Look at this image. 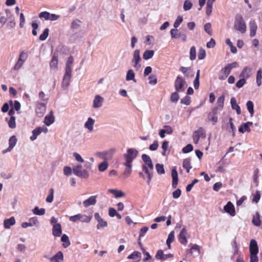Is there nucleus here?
<instances>
[{"label": "nucleus", "instance_id": "nucleus-40", "mask_svg": "<svg viewBox=\"0 0 262 262\" xmlns=\"http://www.w3.org/2000/svg\"><path fill=\"white\" fill-rule=\"evenodd\" d=\"M183 167L189 172L192 167L190 163V159L189 158L185 159L183 162Z\"/></svg>", "mask_w": 262, "mask_h": 262}, {"label": "nucleus", "instance_id": "nucleus-28", "mask_svg": "<svg viewBox=\"0 0 262 262\" xmlns=\"http://www.w3.org/2000/svg\"><path fill=\"white\" fill-rule=\"evenodd\" d=\"M125 80L127 81H133L134 82H136V80L135 78V73L133 69H129L127 71Z\"/></svg>", "mask_w": 262, "mask_h": 262}, {"label": "nucleus", "instance_id": "nucleus-52", "mask_svg": "<svg viewBox=\"0 0 262 262\" xmlns=\"http://www.w3.org/2000/svg\"><path fill=\"white\" fill-rule=\"evenodd\" d=\"M49 29L48 28H46L44 30L43 33L39 36V39L41 41L45 40L48 36H49Z\"/></svg>", "mask_w": 262, "mask_h": 262}, {"label": "nucleus", "instance_id": "nucleus-61", "mask_svg": "<svg viewBox=\"0 0 262 262\" xmlns=\"http://www.w3.org/2000/svg\"><path fill=\"white\" fill-rule=\"evenodd\" d=\"M143 253L146 256L143 259V261L151 262V256L150 254L144 249H143Z\"/></svg>", "mask_w": 262, "mask_h": 262}, {"label": "nucleus", "instance_id": "nucleus-15", "mask_svg": "<svg viewBox=\"0 0 262 262\" xmlns=\"http://www.w3.org/2000/svg\"><path fill=\"white\" fill-rule=\"evenodd\" d=\"M17 138L15 136H11L9 140V147L2 151L3 154H5L8 152L11 151L17 143Z\"/></svg>", "mask_w": 262, "mask_h": 262}, {"label": "nucleus", "instance_id": "nucleus-42", "mask_svg": "<svg viewBox=\"0 0 262 262\" xmlns=\"http://www.w3.org/2000/svg\"><path fill=\"white\" fill-rule=\"evenodd\" d=\"M246 106L251 117H252L254 113V104L253 102L250 100L248 101L246 103Z\"/></svg>", "mask_w": 262, "mask_h": 262}, {"label": "nucleus", "instance_id": "nucleus-33", "mask_svg": "<svg viewBox=\"0 0 262 262\" xmlns=\"http://www.w3.org/2000/svg\"><path fill=\"white\" fill-rule=\"evenodd\" d=\"M52 234L54 236L59 237L62 234V228L60 224L53 227Z\"/></svg>", "mask_w": 262, "mask_h": 262}, {"label": "nucleus", "instance_id": "nucleus-53", "mask_svg": "<svg viewBox=\"0 0 262 262\" xmlns=\"http://www.w3.org/2000/svg\"><path fill=\"white\" fill-rule=\"evenodd\" d=\"M196 49L195 47L192 46L190 48V59L191 60H194L196 59Z\"/></svg>", "mask_w": 262, "mask_h": 262}, {"label": "nucleus", "instance_id": "nucleus-49", "mask_svg": "<svg viewBox=\"0 0 262 262\" xmlns=\"http://www.w3.org/2000/svg\"><path fill=\"white\" fill-rule=\"evenodd\" d=\"M261 79H262V69H259L256 73V83L258 86H260L261 85Z\"/></svg>", "mask_w": 262, "mask_h": 262}, {"label": "nucleus", "instance_id": "nucleus-58", "mask_svg": "<svg viewBox=\"0 0 262 262\" xmlns=\"http://www.w3.org/2000/svg\"><path fill=\"white\" fill-rule=\"evenodd\" d=\"M38 16L40 18H44L46 20H49L50 13L47 11L41 12Z\"/></svg>", "mask_w": 262, "mask_h": 262}, {"label": "nucleus", "instance_id": "nucleus-1", "mask_svg": "<svg viewBox=\"0 0 262 262\" xmlns=\"http://www.w3.org/2000/svg\"><path fill=\"white\" fill-rule=\"evenodd\" d=\"M138 151L134 148H128L126 152L123 155V165L125 166L124 170L122 173V177L126 179L132 173L133 162L138 155Z\"/></svg>", "mask_w": 262, "mask_h": 262}, {"label": "nucleus", "instance_id": "nucleus-56", "mask_svg": "<svg viewBox=\"0 0 262 262\" xmlns=\"http://www.w3.org/2000/svg\"><path fill=\"white\" fill-rule=\"evenodd\" d=\"M156 169L159 174H164L165 173L164 166L163 164H157L156 165Z\"/></svg>", "mask_w": 262, "mask_h": 262}, {"label": "nucleus", "instance_id": "nucleus-14", "mask_svg": "<svg viewBox=\"0 0 262 262\" xmlns=\"http://www.w3.org/2000/svg\"><path fill=\"white\" fill-rule=\"evenodd\" d=\"M104 98L99 95L95 96L93 101V107L95 109L100 108L103 103Z\"/></svg>", "mask_w": 262, "mask_h": 262}, {"label": "nucleus", "instance_id": "nucleus-20", "mask_svg": "<svg viewBox=\"0 0 262 262\" xmlns=\"http://www.w3.org/2000/svg\"><path fill=\"white\" fill-rule=\"evenodd\" d=\"M97 203V195H92L83 202V205L85 208L94 206Z\"/></svg>", "mask_w": 262, "mask_h": 262}, {"label": "nucleus", "instance_id": "nucleus-62", "mask_svg": "<svg viewBox=\"0 0 262 262\" xmlns=\"http://www.w3.org/2000/svg\"><path fill=\"white\" fill-rule=\"evenodd\" d=\"M213 4L207 2L206 7V13L207 15L209 16L212 13Z\"/></svg>", "mask_w": 262, "mask_h": 262}, {"label": "nucleus", "instance_id": "nucleus-38", "mask_svg": "<svg viewBox=\"0 0 262 262\" xmlns=\"http://www.w3.org/2000/svg\"><path fill=\"white\" fill-rule=\"evenodd\" d=\"M169 142L167 141H164L162 144V149L163 150V152L162 153V155L164 156H166L169 153V151H168Z\"/></svg>", "mask_w": 262, "mask_h": 262}, {"label": "nucleus", "instance_id": "nucleus-29", "mask_svg": "<svg viewBox=\"0 0 262 262\" xmlns=\"http://www.w3.org/2000/svg\"><path fill=\"white\" fill-rule=\"evenodd\" d=\"M141 258V253L138 251H134L127 256V259H133L135 262H139Z\"/></svg>", "mask_w": 262, "mask_h": 262}, {"label": "nucleus", "instance_id": "nucleus-34", "mask_svg": "<svg viewBox=\"0 0 262 262\" xmlns=\"http://www.w3.org/2000/svg\"><path fill=\"white\" fill-rule=\"evenodd\" d=\"M58 66V56L55 53L53 55L52 59L50 63L52 69L56 70Z\"/></svg>", "mask_w": 262, "mask_h": 262}, {"label": "nucleus", "instance_id": "nucleus-37", "mask_svg": "<svg viewBox=\"0 0 262 262\" xmlns=\"http://www.w3.org/2000/svg\"><path fill=\"white\" fill-rule=\"evenodd\" d=\"M33 214L37 215H43L46 213V210L45 208H39L38 207L35 206L32 210Z\"/></svg>", "mask_w": 262, "mask_h": 262}, {"label": "nucleus", "instance_id": "nucleus-11", "mask_svg": "<svg viewBox=\"0 0 262 262\" xmlns=\"http://www.w3.org/2000/svg\"><path fill=\"white\" fill-rule=\"evenodd\" d=\"M45 94L44 93V92H40L39 93V97L40 98V99L42 101V102L39 103L38 106H37V110H36V112L37 113H38V109H40L41 111V114L45 111L46 110V103H47V101H48V99H45Z\"/></svg>", "mask_w": 262, "mask_h": 262}, {"label": "nucleus", "instance_id": "nucleus-9", "mask_svg": "<svg viewBox=\"0 0 262 262\" xmlns=\"http://www.w3.org/2000/svg\"><path fill=\"white\" fill-rule=\"evenodd\" d=\"M186 86V82L181 76H177L174 81V88L178 92H183Z\"/></svg>", "mask_w": 262, "mask_h": 262}, {"label": "nucleus", "instance_id": "nucleus-51", "mask_svg": "<svg viewBox=\"0 0 262 262\" xmlns=\"http://www.w3.org/2000/svg\"><path fill=\"white\" fill-rule=\"evenodd\" d=\"M170 35L173 39H178L180 38L181 32H179L177 29H172L170 31Z\"/></svg>", "mask_w": 262, "mask_h": 262}, {"label": "nucleus", "instance_id": "nucleus-63", "mask_svg": "<svg viewBox=\"0 0 262 262\" xmlns=\"http://www.w3.org/2000/svg\"><path fill=\"white\" fill-rule=\"evenodd\" d=\"M16 249L19 252L25 253L27 249V247L24 244H19L17 245Z\"/></svg>", "mask_w": 262, "mask_h": 262}, {"label": "nucleus", "instance_id": "nucleus-36", "mask_svg": "<svg viewBox=\"0 0 262 262\" xmlns=\"http://www.w3.org/2000/svg\"><path fill=\"white\" fill-rule=\"evenodd\" d=\"M108 191L113 194L115 198H121L125 196V193L121 190H118L117 189H111L108 190Z\"/></svg>", "mask_w": 262, "mask_h": 262}, {"label": "nucleus", "instance_id": "nucleus-17", "mask_svg": "<svg viewBox=\"0 0 262 262\" xmlns=\"http://www.w3.org/2000/svg\"><path fill=\"white\" fill-rule=\"evenodd\" d=\"M173 257V254L170 253L168 254H164L163 251L162 250H158L155 255V257L157 259L161 260L162 261L165 260L169 258H172Z\"/></svg>", "mask_w": 262, "mask_h": 262}, {"label": "nucleus", "instance_id": "nucleus-13", "mask_svg": "<svg viewBox=\"0 0 262 262\" xmlns=\"http://www.w3.org/2000/svg\"><path fill=\"white\" fill-rule=\"evenodd\" d=\"M94 217L96 220L98 222L97 225V229H100L101 228L106 227L107 226V223L106 221L104 220L100 215L99 213H95L94 214Z\"/></svg>", "mask_w": 262, "mask_h": 262}, {"label": "nucleus", "instance_id": "nucleus-64", "mask_svg": "<svg viewBox=\"0 0 262 262\" xmlns=\"http://www.w3.org/2000/svg\"><path fill=\"white\" fill-rule=\"evenodd\" d=\"M179 99V95L177 92L172 93L170 96V100L172 102H176Z\"/></svg>", "mask_w": 262, "mask_h": 262}, {"label": "nucleus", "instance_id": "nucleus-54", "mask_svg": "<svg viewBox=\"0 0 262 262\" xmlns=\"http://www.w3.org/2000/svg\"><path fill=\"white\" fill-rule=\"evenodd\" d=\"M8 126L11 128H14L16 127L15 118L11 116L8 122Z\"/></svg>", "mask_w": 262, "mask_h": 262}, {"label": "nucleus", "instance_id": "nucleus-43", "mask_svg": "<svg viewBox=\"0 0 262 262\" xmlns=\"http://www.w3.org/2000/svg\"><path fill=\"white\" fill-rule=\"evenodd\" d=\"M108 167V163L105 160L100 163L98 166V170L100 172L104 171Z\"/></svg>", "mask_w": 262, "mask_h": 262}, {"label": "nucleus", "instance_id": "nucleus-18", "mask_svg": "<svg viewBox=\"0 0 262 262\" xmlns=\"http://www.w3.org/2000/svg\"><path fill=\"white\" fill-rule=\"evenodd\" d=\"M173 132L172 128L169 125H164L162 129L159 130V136L161 138L165 137V134L170 135Z\"/></svg>", "mask_w": 262, "mask_h": 262}, {"label": "nucleus", "instance_id": "nucleus-57", "mask_svg": "<svg viewBox=\"0 0 262 262\" xmlns=\"http://www.w3.org/2000/svg\"><path fill=\"white\" fill-rule=\"evenodd\" d=\"M191 70L190 68L181 67L180 68V71L187 77L189 76V72Z\"/></svg>", "mask_w": 262, "mask_h": 262}, {"label": "nucleus", "instance_id": "nucleus-7", "mask_svg": "<svg viewBox=\"0 0 262 262\" xmlns=\"http://www.w3.org/2000/svg\"><path fill=\"white\" fill-rule=\"evenodd\" d=\"M234 28L242 33L246 31V25L242 15H237L234 25Z\"/></svg>", "mask_w": 262, "mask_h": 262}, {"label": "nucleus", "instance_id": "nucleus-12", "mask_svg": "<svg viewBox=\"0 0 262 262\" xmlns=\"http://www.w3.org/2000/svg\"><path fill=\"white\" fill-rule=\"evenodd\" d=\"M48 130V129L46 126L36 127L32 131L33 135L30 137V140L31 141L35 140L41 133H46Z\"/></svg>", "mask_w": 262, "mask_h": 262}, {"label": "nucleus", "instance_id": "nucleus-10", "mask_svg": "<svg viewBox=\"0 0 262 262\" xmlns=\"http://www.w3.org/2000/svg\"><path fill=\"white\" fill-rule=\"evenodd\" d=\"M205 137L206 133L202 127H200L193 133L192 138L194 144H198L200 138H205Z\"/></svg>", "mask_w": 262, "mask_h": 262}, {"label": "nucleus", "instance_id": "nucleus-6", "mask_svg": "<svg viewBox=\"0 0 262 262\" xmlns=\"http://www.w3.org/2000/svg\"><path fill=\"white\" fill-rule=\"evenodd\" d=\"M141 60L140 50L138 49L135 50L133 52L131 63L132 66L136 71H138L140 69L141 67Z\"/></svg>", "mask_w": 262, "mask_h": 262}, {"label": "nucleus", "instance_id": "nucleus-32", "mask_svg": "<svg viewBox=\"0 0 262 262\" xmlns=\"http://www.w3.org/2000/svg\"><path fill=\"white\" fill-rule=\"evenodd\" d=\"M230 103L232 108L236 111L237 114H241V110L240 106L237 104L236 100L234 97H232L231 98Z\"/></svg>", "mask_w": 262, "mask_h": 262}, {"label": "nucleus", "instance_id": "nucleus-30", "mask_svg": "<svg viewBox=\"0 0 262 262\" xmlns=\"http://www.w3.org/2000/svg\"><path fill=\"white\" fill-rule=\"evenodd\" d=\"M251 69L249 67H246L244 68L240 74L239 77L245 79L249 78L251 75Z\"/></svg>", "mask_w": 262, "mask_h": 262}, {"label": "nucleus", "instance_id": "nucleus-60", "mask_svg": "<svg viewBox=\"0 0 262 262\" xmlns=\"http://www.w3.org/2000/svg\"><path fill=\"white\" fill-rule=\"evenodd\" d=\"M183 17L182 16H179L176 20H175L173 24V27L174 29H177V28L180 26V25L183 21Z\"/></svg>", "mask_w": 262, "mask_h": 262}, {"label": "nucleus", "instance_id": "nucleus-35", "mask_svg": "<svg viewBox=\"0 0 262 262\" xmlns=\"http://www.w3.org/2000/svg\"><path fill=\"white\" fill-rule=\"evenodd\" d=\"M23 55H25V54L21 52L20 54L18 60H17V62L15 63V64L14 67V69L15 70H19L23 65V64L24 63V60L22 59V57H23Z\"/></svg>", "mask_w": 262, "mask_h": 262}, {"label": "nucleus", "instance_id": "nucleus-31", "mask_svg": "<svg viewBox=\"0 0 262 262\" xmlns=\"http://www.w3.org/2000/svg\"><path fill=\"white\" fill-rule=\"evenodd\" d=\"M15 222L14 217L12 216L9 219H6L4 221V226L5 229H9L11 226L15 225Z\"/></svg>", "mask_w": 262, "mask_h": 262}, {"label": "nucleus", "instance_id": "nucleus-5", "mask_svg": "<svg viewBox=\"0 0 262 262\" xmlns=\"http://www.w3.org/2000/svg\"><path fill=\"white\" fill-rule=\"evenodd\" d=\"M72 170L74 174L79 178L87 179L89 177L88 171L83 168L82 165L80 164L74 166Z\"/></svg>", "mask_w": 262, "mask_h": 262}, {"label": "nucleus", "instance_id": "nucleus-8", "mask_svg": "<svg viewBox=\"0 0 262 262\" xmlns=\"http://www.w3.org/2000/svg\"><path fill=\"white\" fill-rule=\"evenodd\" d=\"M92 219V216H88L82 214H77L73 216H71L69 220L72 222H76L78 221H80L82 222L89 223Z\"/></svg>", "mask_w": 262, "mask_h": 262}, {"label": "nucleus", "instance_id": "nucleus-2", "mask_svg": "<svg viewBox=\"0 0 262 262\" xmlns=\"http://www.w3.org/2000/svg\"><path fill=\"white\" fill-rule=\"evenodd\" d=\"M141 158L144 163L142 166V172H139V175L145 180L146 179L145 174H146L147 176V183L149 185L153 175L154 164L150 157L147 155L143 154Z\"/></svg>", "mask_w": 262, "mask_h": 262}, {"label": "nucleus", "instance_id": "nucleus-46", "mask_svg": "<svg viewBox=\"0 0 262 262\" xmlns=\"http://www.w3.org/2000/svg\"><path fill=\"white\" fill-rule=\"evenodd\" d=\"M54 189L53 188H50L49 190V194L46 198V201L47 203H51L53 201L54 199Z\"/></svg>", "mask_w": 262, "mask_h": 262}, {"label": "nucleus", "instance_id": "nucleus-23", "mask_svg": "<svg viewBox=\"0 0 262 262\" xmlns=\"http://www.w3.org/2000/svg\"><path fill=\"white\" fill-rule=\"evenodd\" d=\"M51 262H64L63 254L61 251H58L56 254L49 258Z\"/></svg>", "mask_w": 262, "mask_h": 262}, {"label": "nucleus", "instance_id": "nucleus-44", "mask_svg": "<svg viewBox=\"0 0 262 262\" xmlns=\"http://www.w3.org/2000/svg\"><path fill=\"white\" fill-rule=\"evenodd\" d=\"M61 241L63 243L62 246L64 248H67L70 245V242L68 236L66 234L62 235Z\"/></svg>", "mask_w": 262, "mask_h": 262}, {"label": "nucleus", "instance_id": "nucleus-55", "mask_svg": "<svg viewBox=\"0 0 262 262\" xmlns=\"http://www.w3.org/2000/svg\"><path fill=\"white\" fill-rule=\"evenodd\" d=\"M206 57V51L205 50L201 48L199 50L198 58L199 60L204 59Z\"/></svg>", "mask_w": 262, "mask_h": 262}, {"label": "nucleus", "instance_id": "nucleus-26", "mask_svg": "<svg viewBox=\"0 0 262 262\" xmlns=\"http://www.w3.org/2000/svg\"><path fill=\"white\" fill-rule=\"evenodd\" d=\"M95 120L91 117H89L84 124V127L92 132L94 130V125L95 124Z\"/></svg>", "mask_w": 262, "mask_h": 262}, {"label": "nucleus", "instance_id": "nucleus-25", "mask_svg": "<svg viewBox=\"0 0 262 262\" xmlns=\"http://www.w3.org/2000/svg\"><path fill=\"white\" fill-rule=\"evenodd\" d=\"M171 177L172 179V187L173 188H176L178 183V175L176 167L171 170Z\"/></svg>", "mask_w": 262, "mask_h": 262}, {"label": "nucleus", "instance_id": "nucleus-16", "mask_svg": "<svg viewBox=\"0 0 262 262\" xmlns=\"http://www.w3.org/2000/svg\"><path fill=\"white\" fill-rule=\"evenodd\" d=\"M217 113V107H215L212 110L211 112H210L208 115V120L211 121L213 125L215 124L218 121V118L216 116Z\"/></svg>", "mask_w": 262, "mask_h": 262}, {"label": "nucleus", "instance_id": "nucleus-39", "mask_svg": "<svg viewBox=\"0 0 262 262\" xmlns=\"http://www.w3.org/2000/svg\"><path fill=\"white\" fill-rule=\"evenodd\" d=\"M154 50H146L143 54V58L146 60H148L154 56Z\"/></svg>", "mask_w": 262, "mask_h": 262}, {"label": "nucleus", "instance_id": "nucleus-50", "mask_svg": "<svg viewBox=\"0 0 262 262\" xmlns=\"http://www.w3.org/2000/svg\"><path fill=\"white\" fill-rule=\"evenodd\" d=\"M116 149L115 148H112L105 152L103 155H105L106 157V159H111L112 158L113 155L115 153ZM99 155L102 154V153H99Z\"/></svg>", "mask_w": 262, "mask_h": 262}, {"label": "nucleus", "instance_id": "nucleus-4", "mask_svg": "<svg viewBox=\"0 0 262 262\" xmlns=\"http://www.w3.org/2000/svg\"><path fill=\"white\" fill-rule=\"evenodd\" d=\"M237 65L238 63L236 62H234L233 63L227 64L220 71L219 75V79L222 80H225L230 74L231 70L233 68H236Z\"/></svg>", "mask_w": 262, "mask_h": 262}, {"label": "nucleus", "instance_id": "nucleus-41", "mask_svg": "<svg viewBox=\"0 0 262 262\" xmlns=\"http://www.w3.org/2000/svg\"><path fill=\"white\" fill-rule=\"evenodd\" d=\"M54 122V117L52 114L48 115L45 117L44 119V123L46 125L49 126L51 124H52Z\"/></svg>", "mask_w": 262, "mask_h": 262}, {"label": "nucleus", "instance_id": "nucleus-22", "mask_svg": "<svg viewBox=\"0 0 262 262\" xmlns=\"http://www.w3.org/2000/svg\"><path fill=\"white\" fill-rule=\"evenodd\" d=\"M5 14L7 15V21H8V26L10 27L11 28H13L15 23L14 22V15L11 13V11L7 9L5 11Z\"/></svg>", "mask_w": 262, "mask_h": 262}, {"label": "nucleus", "instance_id": "nucleus-19", "mask_svg": "<svg viewBox=\"0 0 262 262\" xmlns=\"http://www.w3.org/2000/svg\"><path fill=\"white\" fill-rule=\"evenodd\" d=\"M187 231L185 228H183L178 236V239L179 242L184 245H186L187 243Z\"/></svg>", "mask_w": 262, "mask_h": 262}, {"label": "nucleus", "instance_id": "nucleus-48", "mask_svg": "<svg viewBox=\"0 0 262 262\" xmlns=\"http://www.w3.org/2000/svg\"><path fill=\"white\" fill-rule=\"evenodd\" d=\"M225 100V96L224 95H222L220 97L217 98V109L219 108L220 110H222L224 107Z\"/></svg>", "mask_w": 262, "mask_h": 262}, {"label": "nucleus", "instance_id": "nucleus-47", "mask_svg": "<svg viewBox=\"0 0 262 262\" xmlns=\"http://www.w3.org/2000/svg\"><path fill=\"white\" fill-rule=\"evenodd\" d=\"M252 223L256 226H259L260 225L261 221L260 220L259 214L258 212L253 216Z\"/></svg>", "mask_w": 262, "mask_h": 262}, {"label": "nucleus", "instance_id": "nucleus-45", "mask_svg": "<svg viewBox=\"0 0 262 262\" xmlns=\"http://www.w3.org/2000/svg\"><path fill=\"white\" fill-rule=\"evenodd\" d=\"M200 70H198L196 72V76L193 81V86L195 89H198L200 85Z\"/></svg>", "mask_w": 262, "mask_h": 262}, {"label": "nucleus", "instance_id": "nucleus-3", "mask_svg": "<svg viewBox=\"0 0 262 262\" xmlns=\"http://www.w3.org/2000/svg\"><path fill=\"white\" fill-rule=\"evenodd\" d=\"M73 61L74 58L71 56L66 62L65 73L61 83V87L64 90L67 89L70 84Z\"/></svg>", "mask_w": 262, "mask_h": 262}, {"label": "nucleus", "instance_id": "nucleus-27", "mask_svg": "<svg viewBox=\"0 0 262 262\" xmlns=\"http://www.w3.org/2000/svg\"><path fill=\"white\" fill-rule=\"evenodd\" d=\"M250 26V34L251 37H253L255 35L257 30V25L255 20L251 19L249 23Z\"/></svg>", "mask_w": 262, "mask_h": 262}, {"label": "nucleus", "instance_id": "nucleus-59", "mask_svg": "<svg viewBox=\"0 0 262 262\" xmlns=\"http://www.w3.org/2000/svg\"><path fill=\"white\" fill-rule=\"evenodd\" d=\"M192 3L189 1L186 0L184 2L183 9L185 11H188L192 8Z\"/></svg>", "mask_w": 262, "mask_h": 262}, {"label": "nucleus", "instance_id": "nucleus-24", "mask_svg": "<svg viewBox=\"0 0 262 262\" xmlns=\"http://www.w3.org/2000/svg\"><path fill=\"white\" fill-rule=\"evenodd\" d=\"M249 250L250 254H258V248L256 241L252 239L251 240L249 245Z\"/></svg>", "mask_w": 262, "mask_h": 262}, {"label": "nucleus", "instance_id": "nucleus-21", "mask_svg": "<svg viewBox=\"0 0 262 262\" xmlns=\"http://www.w3.org/2000/svg\"><path fill=\"white\" fill-rule=\"evenodd\" d=\"M224 211L231 216H234L235 215V208L231 202H228L224 207Z\"/></svg>", "mask_w": 262, "mask_h": 262}]
</instances>
